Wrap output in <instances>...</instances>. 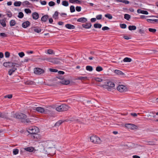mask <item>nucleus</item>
<instances>
[{
	"label": "nucleus",
	"instance_id": "f257e3e1",
	"mask_svg": "<svg viewBox=\"0 0 158 158\" xmlns=\"http://www.w3.org/2000/svg\"><path fill=\"white\" fill-rule=\"evenodd\" d=\"M14 117L17 119H20L21 122L24 123H29L31 122L30 119L27 118V115L22 113H16L14 115Z\"/></svg>",
	"mask_w": 158,
	"mask_h": 158
},
{
	"label": "nucleus",
	"instance_id": "f03ea898",
	"mask_svg": "<svg viewBox=\"0 0 158 158\" xmlns=\"http://www.w3.org/2000/svg\"><path fill=\"white\" fill-rule=\"evenodd\" d=\"M3 65L6 68H11L16 67H19L20 66V64H19L12 62H5L3 64Z\"/></svg>",
	"mask_w": 158,
	"mask_h": 158
},
{
	"label": "nucleus",
	"instance_id": "7ed1b4c3",
	"mask_svg": "<svg viewBox=\"0 0 158 158\" xmlns=\"http://www.w3.org/2000/svg\"><path fill=\"white\" fill-rule=\"evenodd\" d=\"M27 132L29 133V134L32 135L35 133H38L39 132L38 128L36 127H30L28 129Z\"/></svg>",
	"mask_w": 158,
	"mask_h": 158
},
{
	"label": "nucleus",
	"instance_id": "20e7f679",
	"mask_svg": "<svg viewBox=\"0 0 158 158\" xmlns=\"http://www.w3.org/2000/svg\"><path fill=\"white\" fill-rule=\"evenodd\" d=\"M90 141L94 143L99 144L101 143V141L100 139L96 135H92L90 137Z\"/></svg>",
	"mask_w": 158,
	"mask_h": 158
},
{
	"label": "nucleus",
	"instance_id": "39448f33",
	"mask_svg": "<svg viewBox=\"0 0 158 158\" xmlns=\"http://www.w3.org/2000/svg\"><path fill=\"white\" fill-rule=\"evenodd\" d=\"M69 108V107L66 104H63L57 107L56 110L58 111H63L67 110Z\"/></svg>",
	"mask_w": 158,
	"mask_h": 158
},
{
	"label": "nucleus",
	"instance_id": "423d86ee",
	"mask_svg": "<svg viewBox=\"0 0 158 158\" xmlns=\"http://www.w3.org/2000/svg\"><path fill=\"white\" fill-rule=\"evenodd\" d=\"M125 126L127 128L130 129L131 130H134L135 129H137L138 127L136 125L131 123L126 124Z\"/></svg>",
	"mask_w": 158,
	"mask_h": 158
},
{
	"label": "nucleus",
	"instance_id": "0eeeda50",
	"mask_svg": "<svg viewBox=\"0 0 158 158\" xmlns=\"http://www.w3.org/2000/svg\"><path fill=\"white\" fill-rule=\"evenodd\" d=\"M117 89L121 92H125L127 90V87L123 85H119L117 88Z\"/></svg>",
	"mask_w": 158,
	"mask_h": 158
},
{
	"label": "nucleus",
	"instance_id": "6e6552de",
	"mask_svg": "<svg viewBox=\"0 0 158 158\" xmlns=\"http://www.w3.org/2000/svg\"><path fill=\"white\" fill-rule=\"evenodd\" d=\"M115 86L114 83L111 81H108L106 83V84L105 85H102V86L104 88H107V87H114Z\"/></svg>",
	"mask_w": 158,
	"mask_h": 158
},
{
	"label": "nucleus",
	"instance_id": "1a4fd4ad",
	"mask_svg": "<svg viewBox=\"0 0 158 158\" xmlns=\"http://www.w3.org/2000/svg\"><path fill=\"white\" fill-rule=\"evenodd\" d=\"M44 70L40 68H36L34 69V73L36 74H41L44 73Z\"/></svg>",
	"mask_w": 158,
	"mask_h": 158
},
{
	"label": "nucleus",
	"instance_id": "9d476101",
	"mask_svg": "<svg viewBox=\"0 0 158 158\" xmlns=\"http://www.w3.org/2000/svg\"><path fill=\"white\" fill-rule=\"evenodd\" d=\"M32 138H33V139L35 140H37L40 139L41 138V136L38 133H35L31 136Z\"/></svg>",
	"mask_w": 158,
	"mask_h": 158
},
{
	"label": "nucleus",
	"instance_id": "9b49d317",
	"mask_svg": "<svg viewBox=\"0 0 158 158\" xmlns=\"http://www.w3.org/2000/svg\"><path fill=\"white\" fill-rule=\"evenodd\" d=\"M49 61L53 63L57 64H60V60L57 58L51 59V60H49Z\"/></svg>",
	"mask_w": 158,
	"mask_h": 158
},
{
	"label": "nucleus",
	"instance_id": "f8f14e48",
	"mask_svg": "<svg viewBox=\"0 0 158 158\" xmlns=\"http://www.w3.org/2000/svg\"><path fill=\"white\" fill-rule=\"evenodd\" d=\"M92 26V24L90 23H86L85 24H83L82 26L86 29H89Z\"/></svg>",
	"mask_w": 158,
	"mask_h": 158
},
{
	"label": "nucleus",
	"instance_id": "ddd939ff",
	"mask_svg": "<svg viewBox=\"0 0 158 158\" xmlns=\"http://www.w3.org/2000/svg\"><path fill=\"white\" fill-rule=\"evenodd\" d=\"M34 110H36L38 112L41 113H43L44 112V109L43 108L38 107L35 108Z\"/></svg>",
	"mask_w": 158,
	"mask_h": 158
},
{
	"label": "nucleus",
	"instance_id": "4468645a",
	"mask_svg": "<svg viewBox=\"0 0 158 158\" xmlns=\"http://www.w3.org/2000/svg\"><path fill=\"white\" fill-rule=\"evenodd\" d=\"M30 25V22L28 21H26L23 22L22 24V27L24 28H26Z\"/></svg>",
	"mask_w": 158,
	"mask_h": 158
},
{
	"label": "nucleus",
	"instance_id": "2eb2a0df",
	"mask_svg": "<svg viewBox=\"0 0 158 158\" xmlns=\"http://www.w3.org/2000/svg\"><path fill=\"white\" fill-rule=\"evenodd\" d=\"M8 113H0V117L1 118L7 119L8 118Z\"/></svg>",
	"mask_w": 158,
	"mask_h": 158
},
{
	"label": "nucleus",
	"instance_id": "dca6fc26",
	"mask_svg": "<svg viewBox=\"0 0 158 158\" xmlns=\"http://www.w3.org/2000/svg\"><path fill=\"white\" fill-rule=\"evenodd\" d=\"M17 69L16 67H12V68L10 69L8 72V74L10 75H11L12 73L15 72Z\"/></svg>",
	"mask_w": 158,
	"mask_h": 158
},
{
	"label": "nucleus",
	"instance_id": "f3484780",
	"mask_svg": "<svg viewBox=\"0 0 158 158\" xmlns=\"http://www.w3.org/2000/svg\"><path fill=\"white\" fill-rule=\"evenodd\" d=\"M60 82L63 85H68L70 83V81L68 80L63 79V80H61L60 81Z\"/></svg>",
	"mask_w": 158,
	"mask_h": 158
},
{
	"label": "nucleus",
	"instance_id": "a211bd4d",
	"mask_svg": "<svg viewBox=\"0 0 158 158\" xmlns=\"http://www.w3.org/2000/svg\"><path fill=\"white\" fill-rule=\"evenodd\" d=\"M49 18V16L46 15L43 16L41 18V21L44 22H46L48 20Z\"/></svg>",
	"mask_w": 158,
	"mask_h": 158
},
{
	"label": "nucleus",
	"instance_id": "6ab92c4d",
	"mask_svg": "<svg viewBox=\"0 0 158 158\" xmlns=\"http://www.w3.org/2000/svg\"><path fill=\"white\" fill-rule=\"evenodd\" d=\"M77 21L78 22L85 23L87 21V19L84 17H82L77 19Z\"/></svg>",
	"mask_w": 158,
	"mask_h": 158
},
{
	"label": "nucleus",
	"instance_id": "aec40b11",
	"mask_svg": "<svg viewBox=\"0 0 158 158\" xmlns=\"http://www.w3.org/2000/svg\"><path fill=\"white\" fill-rule=\"evenodd\" d=\"M23 149L26 151L32 152L33 151L34 148L33 147H31L23 148Z\"/></svg>",
	"mask_w": 158,
	"mask_h": 158
},
{
	"label": "nucleus",
	"instance_id": "412c9836",
	"mask_svg": "<svg viewBox=\"0 0 158 158\" xmlns=\"http://www.w3.org/2000/svg\"><path fill=\"white\" fill-rule=\"evenodd\" d=\"M65 27L67 28L70 29H74L75 28V26L74 25L69 24H66Z\"/></svg>",
	"mask_w": 158,
	"mask_h": 158
},
{
	"label": "nucleus",
	"instance_id": "4be33fe9",
	"mask_svg": "<svg viewBox=\"0 0 158 158\" xmlns=\"http://www.w3.org/2000/svg\"><path fill=\"white\" fill-rule=\"evenodd\" d=\"M114 73L119 75H124L125 74L121 71L118 70H115Z\"/></svg>",
	"mask_w": 158,
	"mask_h": 158
},
{
	"label": "nucleus",
	"instance_id": "5701e85b",
	"mask_svg": "<svg viewBox=\"0 0 158 158\" xmlns=\"http://www.w3.org/2000/svg\"><path fill=\"white\" fill-rule=\"evenodd\" d=\"M39 14L37 12H34L32 14V16L33 19L36 20L39 18Z\"/></svg>",
	"mask_w": 158,
	"mask_h": 158
},
{
	"label": "nucleus",
	"instance_id": "b1692460",
	"mask_svg": "<svg viewBox=\"0 0 158 158\" xmlns=\"http://www.w3.org/2000/svg\"><path fill=\"white\" fill-rule=\"evenodd\" d=\"M65 121H67L66 120H60L58 121L56 123H55V126H59L60 125H61L63 123L65 122Z\"/></svg>",
	"mask_w": 158,
	"mask_h": 158
},
{
	"label": "nucleus",
	"instance_id": "393cba45",
	"mask_svg": "<svg viewBox=\"0 0 158 158\" xmlns=\"http://www.w3.org/2000/svg\"><path fill=\"white\" fill-rule=\"evenodd\" d=\"M70 3H78L81 4V1L79 0H69V1Z\"/></svg>",
	"mask_w": 158,
	"mask_h": 158
},
{
	"label": "nucleus",
	"instance_id": "a878e982",
	"mask_svg": "<svg viewBox=\"0 0 158 158\" xmlns=\"http://www.w3.org/2000/svg\"><path fill=\"white\" fill-rule=\"evenodd\" d=\"M6 20V19H5L0 20V23L3 27H5L6 26L5 22Z\"/></svg>",
	"mask_w": 158,
	"mask_h": 158
},
{
	"label": "nucleus",
	"instance_id": "bb28decb",
	"mask_svg": "<svg viewBox=\"0 0 158 158\" xmlns=\"http://www.w3.org/2000/svg\"><path fill=\"white\" fill-rule=\"evenodd\" d=\"M147 143L146 145H156L155 142L153 141H147L146 142Z\"/></svg>",
	"mask_w": 158,
	"mask_h": 158
},
{
	"label": "nucleus",
	"instance_id": "cd10ccee",
	"mask_svg": "<svg viewBox=\"0 0 158 158\" xmlns=\"http://www.w3.org/2000/svg\"><path fill=\"white\" fill-rule=\"evenodd\" d=\"M94 27L95 28H101L102 27L101 24L99 23H95L94 25Z\"/></svg>",
	"mask_w": 158,
	"mask_h": 158
},
{
	"label": "nucleus",
	"instance_id": "c85d7f7f",
	"mask_svg": "<svg viewBox=\"0 0 158 158\" xmlns=\"http://www.w3.org/2000/svg\"><path fill=\"white\" fill-rule=\"evenodd\" d=\"M128 29L130 31L134 30L136 29V27L134 25H130L128 27Z\"/></svg>",
	"mask_w": 158,
	"mask_h": 158
},
{
	"label": "nucleus",
	"instance_id": "c756f323",
	"mask_svg": "<svg viewBox=\"0 0 158 158\" xmlns=\"http://www.w3.org/2000/svg\"><path fill=\"white\" fill-rule=\"evenodd\" d=\"M16 23V21L14 20H11L10 22V27L14 26Z\"/></svg>",
	"mask_w": 158,
	"mask_h": 158
},
{
	"label": "nucleus",
	"instance_id": "7c9ffc66",
	"mask_svg": "<svg viewBox=\"0 0 158 158\" xmlns=\"http://www.w3.org/2000/svg\"><path fill=\"white\" fill-rule=\"evenodd\" d=\"M22 2L20 1H16L14 3V5L15 6H21Z\"/></svg>",
	"mask_w": 158,
	"mask_h": 158
},
{
	"label": "nucleus",
	"instance_id": "2f4dec72",
	"mask_svg": "<svg viewBox=\"0 0 158 158\" xmlns=\"http://www.w3.org/2000/svg\"><path fill=\"white\" fill-rule=\"evenodd\" d=\"M22 4L23 6H26L30 5H31V4L28 1H26L22 2Z\"/></svg>",
	"mask_w": 158,
	"mask_h": 158
},
{
	"label": "nucleus",
	"instance_id": "473e14b6",
	"mask_svg": "<svg viewBox=\"0 0 158 158\" xmlns=\"http://www.w3.org/2000/svg\"><path fill=\"white\" fill-rule=\"evenodd\" d=\"M132 61V59L128 57H125L123 60V61L124 62H131Z\"/></svg>",
	"mask_w": 158,
	"mask_h": 158
},
{
	"label": "nucleus",
	"instance_id": "72a5a7b5",
	"mask_svg": "<svg viewBox=\"0 0 158 158\" xmlns=\"http://www.w3.org/2000/svg\"><path fill=\"white\" fill-rule=\"evenodd\" d=\"M124 18L127 20H129L131 18V16L128 14H125L124 15Z\"/></svg>",
	"mask_w": 158,
	"mask_h": 158
},
{
	"label": "nucleus",
	"instance_id": "f704fd0d",
	"mask_svg": "<svg viewBox=\"0 0 158 158\" xmlns=\"http://www.w3.org/2000/svg\"><path fill=\"white\" fill-rule=\"evenodd\" d=\"M62 5L64 6H67L69 5V3L67 1H63L62 2Z\"/></svg>",
	"mask_w": 158,
	"mask_h": 158
},
{
	"label": "nucleus",
	"instance_id": "c9c22d12",
	"mask_svg": "<svg viewBox=\"0 0 158 158\" xmlns=\"http://www.w3.org/2000/svg\"><path fill=\"white\" fill-rule=\"evenodd\" d=\"M86 69L89 71H91L93 70V68L92 67L90 66H87L86 67Z\"/></svg>",
	"mask_w": 158,
	"mask_h": 158
},
{
	"label": "nucleus",
	"instance_id": "e433bc0d",
	"mask_svg": "<svg viewBox=\"0 0 158 158\" xmlns=\"http://www.w3.org/2000/svg\"><path fill=\"white\" fill-rule=\"evenodd\" d=\"M105 16L106 17L108 18L109 19H111L113 18L112 15L110 14H106Z\"/></svg>",
	"mask_w": 158,
	"mask_h": 158
},
{
	"label": "nucleus",
	"instance_id": "4c0bfd02",
	"mask_svg": "<svg viewBox=\"0 0 158 158\" xmlns=\"http://www.w3.org/2000/svg\"><path fill=\"white\" fill-rule=\"evenodd\" d=\"M71 12L73 13L75 11V8L73 6H71L70 7Z\"/></svg>",
	"mask_w": 158,
	"mask_h": 158
},
{
	"label": "nucleus",
	"instance_id": "58836bf2",
	"mask_svg": "<svg viewBox=\"0 0 158 158\" xmlns=\"http://www.w3.org/2000/svg\"><path fill=\"white\" fill-rule=\"evenodd\" d=\"M24 16V14L23 12H20L19 13V15L18 16V18L20 19L23 18Z\"/></svg>",
	"mask_w": 158,
	"mask_h": 158
},
{
	"label": "nucleus",
	"instance_id": "ea45409f",
	"mask_svg": "<svg viewBox=\"0 0 158 158\" xmlns=\"http://www.w3.org/2000/svg\"><path fill=\"white\" fill-rule=\"evenodd\" d=\"M96 70L98 72H100L103 70V68L100 66H98L96 68Z\"/></svg>",
	"mask_w": 158,
	"mask_h": 158
},
{
	"label": "nucleus",
	"instance_id": "a19ab883",
	"mask_svg": "<svg viewBox=\"0 0 158 158\" xmlns=\"http://www.w3.org/2000/svg\"><path fill=\"white\" fill-rule=\"evenodd\" d=\"M6 11L8 13L7 14V15L8 16V17L9 18H10L12 16V13H11V12L10 10H7Z\"/></svg>",
	"mask_w": 158,
	"mask_h": 158
},
{
	"label": "nucleus",
	"instance_id": "79ce46f5",
	"mask_svg": "<svg viewBox=\"0 0 158 158\" xmlns=\"http://www.w3.org/2000/svg\"><path fill=\"white\" fill-rule=\"evenodd\" d=\"M19 150L18 149H14L13 151V154L15 155L19 153Z\"/></svg>",
	"mask_w": 158,
	"mask_h": 158
},
{
	"label": "nucleus",
	"instance_id": "37998d69",
	"mask_svg": "<svg viewBox=\"0 0 158 158\" xmlns=\"http://www.w3.org/2000/svg\"><path fill=\"white\" fill-rule=\"evenodd\" d=\"M41 29L39 27L35 28L34 29V31L37 33H39L41 32Z\"/></svg>",
	"mask_w": 158,
	"mask_h": 158
},
{
	"label": "nucleus",
	"instance_id": "c03bdc74",
	"mask_svg": "<svg viewBox=\"0 0 158 158\" xmlns=\"http://www.w3.org/2000/svg\"><path fill=\"white\" fill-rule=\"evenodd\" d=\"M148 30L150 32L153 33H155L156 31V29L152 28H149L148 29Z\"/></svg>",
	"mask_w": 158,
	"mask_h": 158
},
{
	"label": "nucleus",
	"instance_id": "a18cd8bd",
	"mask_svg": "<svg viewBox=\"0 0 158 158\" xmlns=\"http://www.w3.org/2000/svg\"><path fill=\"white\" fill-rule=\"evenodd\" d=\"M0 36L4 38L7 37V35L4 33H0Z\"/></svg>",
	"mask_w": 158,
	"mask_h": 158
},
{
	"label": "nucleus",
	"instance_id": "49530a36",
	"mask_svg": "<svg viewBox=\"0 0 158 158\" xmlns=\"http://www.w3.org/2000/svg\"><path fill=\"white\" fill-rule=\"evenodd\" d=\"M87 77H78L77 79V80H85L87 79Z\"/></svg>",
	"mask_w": 158,
	"mask_h": 158
},
{
	"label": "nucleus",
	"instance_id": "de8ad7c7",
	"mask_svg": "<svg viewBox=\"0 0 158 158\" xmlns=\"http://www.w3.org/2000/svg\"><path fill=\"white\" fill-rule=\"evenodd\" d=\"M55 4V3L53 1H50L49 2L48 5L50 6H54Z\"/></svg>",
	"mask_w": 158,
	"mask_h": 158
},
{
	"label": "nucleus",
	"instance_id": "09e8293b",
	"mask_svg": "<svg viewBox=\"0 0 158 158\" xmlns=\"http://www.w3.org/2000/svg\"><path fill=\"white\" fill-rule=\"evenodd\" d=\"M24 11L27 14L31 13V10L29 9H25Z\"/></svg>",
	"mask_w": 158,
	"mask_h": 158
},
{
	"label": "nucleus",
	"instance_id": "8fccbe9b",
	"mask_svg": "<svg viewBox=\"0 0 158 158\" xmlns=\"http://www.w3.org/2000/svg\"><path fill=\"white\" fill-rule=\"evenodd\" d=\"M120 27L122 28H126L127 25L126 24L123 23V24H120Z\"/></svg>",
	"mask_w": 158,
	"mask_h": 158
},
{
	"label": "nucleus",
	"instance_id": "3c124183",
	"mask_svg": "<svg viewBox=\"0 0 158 158\" xmlns=\"http://www.w3.org/2000/svg\"><path fill=\"white\" fill-rule=\"evenodd\" d=\"M5 56L6 58H9L10 56V53L8 52H6L5 53Z\"/></svg>",
	"mask_w": 158,
	"mask_h": 158
},
{
	"label": "nucleus",
	"instance_id": "603ef678",
	"mask_svg": "<svg viewBox=\"0 0 158 158\" xmlns=\"http://www.w3.org/2000/svg\"><path fill=\"white\" fill-rule=\"evenodd\" d=\"M48 53L49 54H54L53 51L50 49H49L48 50Z\"/></svg>",
	"mask_w": 158,
	"mask_h": 158
},
{
	"label": "nucleus",
	"instance_id": "864d4df0",
	"mask_svg": "<svg viewBox=\"0 0 158 158\" xmlns=\"http://www.w3.org/2000/svg\"><path fill=\"white\" fill-rule=\"evenodd\" d=\"M95 80L97 82H101L102 81V79L101 78H99L98 77H96L95 78Z\"/></svg>",
	"mask_w": 158,
	"mask_h": 158
},
{
	"label": "nucleus",
	"instance_id": "5fc2aeb1",
	"mask_svg": "<svg viewBox=\"0 0 158 158\" xmlns=\"http://www.w3.org/2000/svg\"><path fill=\"white\" fill-rule=\"evenodd\" d=\"M18 54H19V56L20 57H23L25 55L24 53L23 52H21L19 53Z\"/></svg>",
	"mask_w": 158,
	"mask_h": 158
},
{
	"label": "nucleus",
	"instance_id": "6e6d98bb",
	"mask_svg": "<svg viewBox=\"0 0 158 158\" xmlns=\"http://www.w3.org/2000/svg\"><path fill=\"white\" fill-rule=\"evenodd\" d=\"M141 11V13L143 14L148 15V12L146 10H142Z\"/></svg>",
	"mask_w": 158,
	"mask_h": 158
},
{
	"label": "nucleus",
	"instance_id": "4d7b16f0",
	"mask_svg": "<svg viewBox=\"0 0 158 158\" xmlns=\"http://www.w3.org/2000/svg\"><path fill=\"white\" fill-rule=\"evenodd\" d=\"M76 10L78 12H80L81 11V6H77L76 7Z\"/></svg>",
	"mask_w": 158,
	"mask_h": 158
},
{
	"label": "nucleus",
	"instance_id": "13d9d810",
	"mask_svg": "<svg viewBox=\"0 0 158 158\" xmlns=\"http://www.w3.org/2000/svg\"><path fill=\"white\" fill-rule=\"evenodd\" d=\"M102 15H98L96 16V18L98 19V20H100L102 19Z\"/></svg>",
	"mask_w": 158,
	"mask_h": 158
},
{
	"label": "nucleus",
	"instance_id": "bf43d9fd",
	"mask_svg": "<svg viewBox=\"0 0 158 158\" xmlns=\"http://www.w3.org/2000/svg\"><path fill=\"white\" fill-rule=\"evenodd\" d=\"M12 97V94H8L4 96L5 98H11Z\"/></svg>",
	"mask_w": 158,
	"mask_h": 158
},
{
	"label": "nucleus",
	"instance_id": "052dcab7",
	"mask_svg": "<svg viewBox=\"0 0 158 158\" xmlns=\"http://www.w3.org/2000/svg\"><path fill=\"white\" fill-rule=\"evenodd\" d=\"M30 60L32 61V60L31 59H30V58H26L24 59V62H27Z\"/></svg>",
	"mask_w": 158,
	"mask_h": 158
},
{
	"label": "nucleus",
	"instance_id": "680f3d73",
	"mask_svg": "<svg viewBox=\"0 0 158 158\" xmlns=\"http://www.w3.org/2000/svg\"><path fill=\"white\" fill-rule=\"evenodd\" d=\"M50 71L52 72H57L58 71V70L56 69H50Z\"/></svg>",
	"mask_w": 158,
	"mask_h": 158
},
{
	"label": "nucleus",
	"instance_id": "e2e57ef3",
	"mask_svg": "<svg viewBox=\"0 0 158 158\" xmlns=\"http://www.w3.org/2000/svg\"><path fill=\"white\" fill-rule=\"evenodd\" d=\"M110 29V28L107 27L105 26L103 27L102 28V30L103 31H105L106 30H109Z\"/></svg>",
	"mask_w": 158,
	"mask_h": 158
},
{
	"label": "nucleus",
	"instance_id": "0e129e2a",
	"mask_svg": "<svg viewBox=\"0 0 158 158\" xmlns=\"http://www.w3.org/2000/svg\"><path fill=\"white\" fill-rule=\"evenodd\" d=\"M40 2L41 4L43 5H45L47 4V2L45 1H42L40 0Z\"/></svg>",
	"mask_w": 158,
	"mask_h": 158
},
{
	"label": "nucleus",
	"instance_id": "69168bd1",
	"mask_svg": "<svg viewBox=\"0 0 158 158\" xmlns=\"http://www.w3.org/2000/svg\"><path fill=\"white\" fill-rule=\"evenodd\" d=\"M102 81H101L102 82V84H103V85H105L106 84L107 82V80H103Z\"/></svg>",
	"mask_w": 158,
	"mask_h": 158
},
{
	"label": "nucleus",
	"instance_id": "338daca9",
	"mask_svg": "<svg viewBox=\"0 0 158 158\" xmlns=\"http://www.w3.org/2000/svg\"><path fill=\"white\" fill-rule=\"evenodd\" d=\"M56 77L58 79L63 80L64 77L60 75H58V76L57 77Z\"/></svg>",
	"mask_w": 158,
	"mask_h": 158
},
{
	"label": "nucleus",
	"instance_id": "774afa93",
	"mask_svg": "<svg viewBox=\"0 0 158 158\" xmlns=\"http://www.w3.org/2000/svg\"><path fill=\"white\" fill-rule=\"evenodd\" d=\"M138 32L140 33V34H142L144 33V31L143 30H142V29H140L139 30Z\"/></svg>",
	"mask_w": 158,
	"mask_h": 158
}]
</instances>
